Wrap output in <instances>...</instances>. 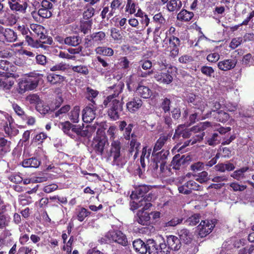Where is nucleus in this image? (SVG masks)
<instances>
[{
    "instance_id": "e2e57ef3",
    "label": "nucleus",
    "mask_w": 254,
    "mask_h": 254,
    "mask_svg": "<svg viewBox=\"0 0 254 254\" xmlns=\"http://www.w3.org/2000/svg\"><path fill=\"white\" fill-rule=\"evenodd\" d=\"M242 43H243L242 37L233 38L229 44V47L231 49L234 50L238 47Z\"/></svg>"
},
{
    "instance_id": "9b49d317",
    "label": "nucleus",
    "mask_w": 254,
    "mask_h": 254,
    "mask_svg": "<svg viewBox=\"0 0 254 254\" xmlns=\"http://www.w3.org/2000/svg\"><path fill=\"white\" fill-rule=\"evenodd\" d=\"M105 237L109 240H112L122 246L127 245V240L126 236L120 231H111L108 232Z\"/></svg>"
},
{
    "instance_id": "052dcab7",
    "label": "nucleus",
    "mask_w": 254,
    "mask_h": 254,
    "mask_svg": "<svg viewBox=\"0 0 254 254\" xmlns=\"http://www.w3.org/2000/svg\"><path fill=\"white\" fill-rule=\"evenodd\" d=\"M117 64L122 69H127L129 67L130 62L127 57H123L119 59Z\"/></svg>"
},
{
    "instance_id": "3c124183",
    "label": "nucleus",
    "mask_w": 254,
    "mask_h": 254,
    "mask_svg": "<svg viewBox=\"0 0 254 254\" xmlns=\"http://www.w3.org/2000/svg\"><path fill=\"white\" fill-rule=\"evenodd\" d=\"M200 215L199 214H194L189 217L185 221L187 225L190 226H195L199 222Z\"/></svg>"
},
{
    "instance_id": "a19ab883",
    "label": "nucleus",
    "mask_w": 254,
    "mask_h": 254,
    "mask_svg": "<svg viewBox=\"0 0 254 254\" xmlns=\"http://www.w3.org/2000/svg\"><path fill=\"white\" fill-rule=\"evenodd\" d=\"M167 140V137L165 136L160 137L156 141L153 151L152 152V156L155 157L156 154L158 153V151L160 150L164 145L165 142Z\"/></svg>"
},
{
    "instance_id": "338daca9",
    "label": "nucleus",
    "mask_w": 254,
    "mask_h": 254,
    "mask_svg": "<svg viewBox=\"0 0 254 254\" xmlns=\"http://www.w3.org/2000/svg\"><path fill=\"white\" fill-rule=\"evenodd\" d=\"M242 62L243 64L247 66H250L251 65H254L253 57H252L250 53L247 54L244 56Z\"/></svg>"
},
{
    "instance_id": "aec40b11",
    "label": "nucleus",
    "mask_w": 254,
    "mask_h": 254,
    "mask_svg": "<svg viewBox=\"0 0 254 254\" xmlns=\"http://www.w3.org/2000/svg\"><path fill=\"white\" fill-rule=\"evenodd\" d=\"M237 63V61L236 59H224L217 63V66L220 70L226 71L234 68Z\"/></svg>"
},
{
    "instance_id": "a878e982",
    "label": "nucleus",
    "mask_w": 254,
    "mask_h": 254,
    "mask_svg": "<svg viewBox=\"0 0 254 254\" xmlns=\"http://www.w3.org/2000/svg\"><path fill=\"white\" fill-rule=\"evenodd\" d=\"M146 247L149 254H158L159 252L161 253L160 241L157 245L153 239H148L147 240Z\"/></svg>"
},
{
    "instance_id": "864d4df0",
    "label": "nucleus",
    "mask_w": 254,
    "mask_h": 254,
    "mask_svg": "<svg viewBox=\"0 0 254 254\" xmlns=\"http://www.w3.org/2000/svg\"><path fill=\"white\" fill-rule=\"evenodd\" d=\"M152 198V195L150 193H148L145 197L141 198L143 205L141 210L144 211L152 206V204L150 202Z\"/></svg>"
},
{
    "instance_id": "774afa93",
    "label": "nucleus",
    "mask_w": 254,
    "mask_h": 254,
    "mask_svg": "<svg viewBox=\"0 0 254 254\" xmlns=\"http://www.w3.org/2000/svg\"><path fill=\"white\" fill-rule=\"evenodd\" d=\"M168 62L166 57L163 55H160L157 59L156 63L160 67L166 69L168 65Z\"/></svg>"
},
{
    "instance_id": "6ab92c4d",
    "label": "nucleus",
    "mask_w": 254,
    "mask_h": 254,
    "mask_svg": "<svg viewBox=\"0 0 254 254\" xmlns=\"http://www.w3.org/2000/svg\"><path fill=\"white\" fill-rule=\"evenodd\" d=\"M142 104L143 102L139 97H133L127 103V110L131 113H134L141 108Z\"/></svg>"
},
{
    "instance_id": "f257e3e1",
    "label": "nucleus",
    "mask_w": 254,
    "mask_h": 254,
    "mask_svg": "<svg viewBox=\"0 0 254 254\" xmlns=\"http://www.w3.org/2000/svg\"><path fill=\"white\" fill-rule=\"evenodd\" d=\"M112 88L115 89V93L108 96L104 100L103 105L104 108H108V115L113 121H116L120 118L121 115L124 114V102L116 99L121 92L122 87L120 85H114Z\"/></svg>"
},
{
    "instance_id": "9d476101",
    "label": "nucleus",
    "mask_w": 254,
    "mask_h": 254,
    "mask_svg": "<svg viewBox=\"0 0 254 254\" xmlns=\"http://www.w3.org/2000/svg\"><path fill=\"white\" fill-rule=\"evenodd\" d=\"M186 101L189 104H191L190 106L193 108L200 111L202 113L207 106L201 97L193 93H189L187 95Z\"/></svg>"
},
{
    "instance_id": "58836bf2",
    "label": "nucleus",
    "mask_w": 254,
    "mask_h": 254,
    "mask_svg": "<svg viewBox=\"0 0 254 254\" xmlns=\"http://www.w3.org/2000/svg\"><path fill=\"white\" fill-rule=\"evenodd\" d=\"M214 118L218 122L221 123L226 122L229 119V115L223 111L216 112L213 114Z\"/></svg>"
},
{
    "instance_id": "8fccbe9b",
    "label": "nucleus",
    "mask_w": 254,
    "mask_h": 254,
    "mask_svg": "<svg viewBox=\"0 0 254 254\" xmlns=\"http://www.w3.org/2000/svg\"><path fill=\"white\" fill-rule=\"evenodd\" d=\"M96 129V127L95 125L93 126H87L85 129H82V128L80 127V132H84V135H80V137H87L88 138L91 137L92 135L93 132L95 131Z\"/></svg>"
},
{
    "instance_id": "f704fd0d",
    "label": "nucleus",
    "mask_w": 254,
    "mask_h": 254,
    "mask_svg": "<svg viewBox=\"0 0 254 254\" xmlns=\"http://www.w3.org/2000/svg\"><path fill=\"white\" fill-rule=\"evenodd\" d=\"M65 45L76 47L81 42V39L79 36H69L65 38L64 40Z\"/></svg>"
},
{
    "instance_id": "de8ad7c7",
    "label": "nucleus",
    "mask_w": 254,
    "mask_h": 254,
    "mask_svg": "<svg viewBox=\"0 0 254 254\" xmlns=\"http://www.w3.org/2000/svg\"><path fill=\"white\" fill-rule=\"evenodd\" d=\"M249 169V167H243L234 171L231 176L237 180H240L244 178V173Z\"/></svg>"
},
{
    "instance_id": "6e6552de",
    "label": "nucleus",
    "mask_w": 254,
    "mask_h": 254,
    "mask_svg": "<svg viewBox=\"0 0 254 254\" xmlns=\"http://www.w3.org/2000/svg\"><path fill=\"white\" fill-rule=\"evenodd\" d=\"M152 67V63L148 60H141L138 63L136 73L137 76L145 78L153 73V70L150 69Z\"/></svg>"
},
{
    "instance_id": "412c9836",
    "label": "nucleus",
    "mask_w": 254,
    "mask_h": 254,
    "mask_svg": "<svg viewBox=\"0 0 254 254\" xmlns=\"http://www.w3.org/2000/svg\"><path fill=\"white\" fill-rule=\"evenodd\" d=\"M150 190V187L146 185H141L136 188L134 191H133L130 195V197L132 199H137L140 198H143L145 197Z\"/></svg>"
},
{
    "instance_id": "69168bd1",
    "label": "nucleus",
    "mask_w": 254,
    "mask_h": 254,
    "mask_svg": "<svg viewBox=\"0 0 254 254\" xmlns=\"http://www.w3.org/2000/svg\"><path fill=\"white\" fill-rule=\"evenodd\" d=\"M211 123L210 122L206 121L200 123L198 126L193 127L192 128L194 130L203 131L207 127H211Z\"/></svg>"
},
{
    "instance_id": "0eeeda50",
    "label": "nucleus",
    "mask_w": 254,
    "mask_h": 254,
    "mask_svg": "<svg viewBox=\"0 0 254 254\" xmlns=\"http://www.w3.org/2000/svg\"><path fill=\"white\" fill-rule=\"evenodd\" d=\"M0 69L3 71L0 74L1 77H12L14 79L19 77L18 74L14 73L16 71V66L7 60H0Z\"/></svg>"
},
{
    "instance_id": "f8f14e48",
    "label": "nucleus",
    "mask_w": 254,
    "mask_h": 254,
    "mask_svg": "<svg viewBox=\"0 0 254 254\" xmlns=\"http://www.w3.org/2000/svg\"><path fill=\"white\" fill-rule=\"evenodd\" d=\"M214 226V221L212 220H201L197 227L199 236L201 238L205 237L211 232Z\"/></svg>"
},
{
    "instance_id": "ea45409f",
    "label": "nucleus",
    "mask_w": 254,
    "mask_h": 254,
    "mask_svg": "<svg viewBox=\"0 0 254 254\" xmlns=\"http://www.w3.org/2000/svg\"><path fill=\"white\" fill-rule=\"evenodd\" d=\"M3 118L6 120L4 124V130L6 133L9 132V128L7 127V122H8L9 124H11V121L12 120V117L8 113L0 111V121H4Z\"/></svg>"
},
{
    "instance_id": "4c0bfd02",
    "label": "nucleus",
    "mask_w": 254,
    "mask_h": 254,
    "mask_svg": "<svg viewBox=\"0 0 254 254\" xmlns=\"http://www.w3.org/2000/svg\"><path fill=\"white\" fill-rule=\"evenodd\" d=\"M216 170L221 172H224L225 171H231L235 169L233 164L227 162L226 163L218 164L215 166Z\"/></svg>"
},
{
    "instance_id": "393cba45",
    "label": "nucleus",
    "mask_w": 254,
    "mask_h": 254,
    "mask_svg": "<svg viewBox=\"0 0 254 254\" xmlns=\"http://www.w3.org/2000/svg\"><path fill=\"white\" fill-rule=\"evenodd\" d=\"M3 31L1 42H13L16 41L17 39V34L12 29L4 28Z\"/></svg>"
},
{
    "instance_id": "39448f33",
    "label": "nucleus",
    "mask_w": 254,
    "mask_h": 254,
    "mask_svg": "<svg viewBox=\"0 0 254 254\" xmlns=\"http://www.w3.org/2000/svg\"><path fill=\"white\" fill-rule=\"evenodd\" d=\"M96 133V136L93 139L92 146L97 154L102 155L105 145L108 143V140L102 129L98 128Z\"/></svg>"
},
{
    "instance_id": "c9c22d12",
    "label": "nucleus",
    "mask_w": 254,
    "mask_h": 254,
    "mask_svg": "<svg viewBox=\"0 0 254 254\" xmlns=\"http://www.w3.org/2000/svg\"><path fill=\"white\" fill-rule=\"evenodd\" d=\"M3 77L0 79V87L4 90H9L14 85V81L9 77Z\"/></svg>"
},
{
    "instance_id": "09e8293b",
    "label": "nucleus",
    "mask_w": 254,
    "mask_h": 254,
    "mask_svg": "<svg viewBox=\"0 0 254 254\" xmlns=\"http://www.w3.org/2000/svg\"><path fill=\"white\" fill-rule=\"evenodd\" d=\"M122 4V0H112L111 2V9L109 13V16H113L116 10L119 9Z\"/></svg>"
},
{
    "instance_id": "473e14b6",
    "label": "nucleus",
    "mask_w": 254,
    "mask_h": 254,
    "mask_svg": "<svg viewBox=\"0 0 254 254\" xmlns=\"http://www.w3.org/2000/svg\"><path fill=\"white\" fill-rule=\"evenodd\" d=\"M167 8L169 12L177 11L182 6V3L180 0H170L167 2Z\"/></svg>"
},
{
    "instance_id": "13d9d810",
    "label": "nucleus",
    "mask_w": 254,
    "mask_h": 254,
    "mask_svg": "<svg viewBox=\"0 0 254 254\" xmlns=\"http://www.w3.org/2000/svg\"><path fill=\"white\" fill-rule=\"evenodd\" d=\"M136 4L133 0H127L126 6V11L129 14H135L136 12Z\"/></svg>"
},
{
    "instance_id": "2eb2a0df",
    "label": "nucleus",
    "mask_w": 254,
    "mask_h": 254,
    "mask_svg": "<svg viewBox=\"0 0 254 254\" xmlns=\"http://www.w3.org/2000/svg\"><path fill=\"white\" fill-rule=\"evenodd\" d=\"M27 1V0H17L8 1V4L12 11L25 14L28 5Z\"/></svg>"
},
{
    "instance_id": "37998d69",
    "label": "nucleus",
    "mask_w": 254,
    "mask_h": 254,
    "mask_svg": "<svg viewBox=\"0 0 254 254\" xmlns=\"http://www.w3.org/2000/svg\"><path fill=\"white\" fill-rule=\"evenodd\" d=\"M80 108L78 106H75L69 113V118L71 122L77 123L79 121Z\"/></svg>"
},
{
    "instance_id": "c85d7f7f",
    "label": "nucleus",
    "mask_w": 254,
    "mask_h": 254,
    "mask_svg": "<svg viewBox=\"0 0 254 254\" xmlns=\"http://www.w3.org/2000/svg\"><path fill=\"white\" fill-rule=\"evenodd\" d=\"M193 16L194 14L192 12L183 9L177 14V19L182 22H189Z\"/></svg>"
},
{
    "instance_id": "20e7f679",
    "label": "nucleus",
    "mask_w": 254,
    "mask_h": 254,
    "mask_svg": "<svg viewBox=\"0 0 254 254\" xmlns=\"http://www.w3.org/2000/svg\"><path fill=\"white\" fill-rule=\"evenodd\" d=\"M160 250L162 254H170L171 251H178L182 246V244L177 237L169 235L165 240L162 237H160Z\"/></svg>"
},
{
    "instance_id": "bf43d9fd",
    "label": "nucleus",
    "mask_w": 254,
    "mask_h": 254,
    "mask_svg": "<svg viewBox=\"0 0 254 254\" xmlns=\"http://www.w3.org/2000/svg\"><path fill=\"white\" fill-rule=\"evenodd\" d=\"M153 20L160 26H165L166 23L165 18L161 12L155 14L153 17Z\"/></svg>"
},
{
    "instance_id": "a18cd8bd",
    "label": "nucleus",
    "mask_w": 254,
    "mask_h": 254,
    "mask_svg": "<svg viewBox=\"0 0 254 254\" xmlns=\"http://www.w3.org/2000/svg\"><path fill=\"white\" fill-rule=\"evenodd\" d=\"M92 20L80 21L79 30L81 32L84 34L90 31L92 27Z\"/></svg>"
},
{
    "instance_id": "7ed1b4c3",
    "label": "nucleus",
    "mask_w": 254,
    "mask_h": 254,
    "mask_svg": "<svg viewBox=\"0 0 254 254\" xmlns=\"http://www.w3.org/2000/svg\"><path fill=\"white\" fill-rule=\"evenodd\" d=\"M43 74L35 72H30L24 78L19 79L17 92L20 94H23L27 91L35 89L39 83L42 80Z\"/></svg>"
},
{
    "instance_id": "4be33fe9",
    "label": "nucleus",
    "mask_w": 254,
    "mask_h": 254,
    "mask_svg": "<svg viewBox=\"0 0 254 254\" xmlns=\"http://www.w3.org/2000/svg\"><path fill=\"white\" fill-rule=\"evenodd\" d=\"M35 27H36L34 28L33 31L39 36L40 41L42 43L39 46V47L43 48V44L51 45L53 43L52 38L45 35L42 32L39 33L41 29L43 30V27L40 25H36Z\"/></svg>"
},
{
    "instance_id": "ddd939ff",
    "label": "nucleus",
    "mask_w": 254,
    "mask_h": 254,
    "mask_svg": "<svg viewBox=\"0 0 254 254\" xmlns=\"http://www.w3.org/2000/svg\"><path fill=\"white\" fill-rule=\"evenodd\" d=\"M97 110L96 104H89L82 111V120L84 122L88 123L92 122L95 118V111Z\"/></svg>"
},
{
    "instance_id": "c756f323",
    "label": "nucleus",
    "mask_w": 254,
    "mask_h": 254,
    "mask_svg": "<svg viewBox=\"0 0 254 254\" xmlns=\"http://www.w3.org/2000/svg\"><path fill=\"white\" fill-rule=\"evenodd\" d=\"M47 80L51 84H58L63 82L65 79V77L60 74L54 73L49 74L47 76Z\"/></svg>"
},
{
    "instance_id": "603ef678",
    "label": "nucleus",
    "mask_w": 254,
    "mask_h": 254,
    "mask_svg": "<svg viewBox=\"0 0 254 254\" xmlns=\"http://www.w3.org/2000/svg\"><path fill=\"white\" fill-rule=\"evenodd\" d=\"M186 160H172L171 164L169 167L166 166V169H168L169 171L171 169L175 170H179L182 164L185 163Z\"/></svg>"
},
{
    "instance_id": "5fc2aeb1",
    "label": "nucleus",
    "mask_w": 254,
    "mask_h": 254,
    "mask_svg": "<svg viewBox=\"0 0 254 254\" xmlns=\"http://www.w3.org/2000/svg\"><path fill=\"white\" fill-rule=\"evenodd\" d=\"M86 91L87 99L92 102L91 104H94V102H95V101L93 99L97 96L99 94V92L89 87H87Z\"/></svg>"
},
{
    "instance_id": "423d86ee",
    "label": "nucleus",
    "mask_w": 254,
    "mask_h": 254,
    "mask_svg": "<svg viewBox=\"0 0 254 254\" xmlns=\"http://www.w3.org/2000/svg\"><path fill=\"white\" fill-rule=\"evenodd\" d=\"M60 127L64 134H66L70 138L74 139L76 137V135L80 137V135H84V132L80 131V127L76 125L71 124L69 121L61 122L60 123Z\"/></svg>"
},
{
    "instance_id": "79ce46f5",
    "label": "nucleus",
    "mask_w": 254,
    "mask_h": 254,
    "mask_svg": "<svg viewBox=\"0 0 254 254\" xmlns=\"http://www.w3.org/2000/svg\"><path fill=\"white\" fill-rule=\"evenodd\" d=\"M10 151L9 145L6 139L4 138H0V157H2L7 152Z\"/></svg>"
},
{
    "instance_id": "7c9ffc66",
    "label": "nucleus",
    "mask_w": 254,
    "mask_h": 254,
    "mask_svg": "<svg viewBox=\"0 0 254 254\" xmlns=\"http://www.w3.org/2000/svg\"><path fill=\"white\" fill-rule=\"evenodd\" d=\"M165 163L164 160H151L150 168L154 171L157 170L159 166V173H162L165 170Z\"/></svg>"
},
{
    "instance_id": "5701e85b",
    "label": "nucleus",
    "mask_w": 254,
    "mask_h": 254,
    "mask_svg": "<svg viewBox=\"0 0 254 254\" xmlns=\"http://www.w3.org/2000/svg\"><path fill=\"white\" fill-rule=\"evenodd\" d=\"M150 219L148 212L139 210L134 218V222L142 225H147L150 223Z\"/></svg>"
},
{
    "instance_id": "cd10ccee",
    "label": "nucleus",
    "mask_w": 254,
    "mask_h": 254,
    "mask_svg": "<svg viewBox=\"0 0 254 254\" xmlns=\"http://www.w3.org/2000/svg\"><path fill=\"white\" fill-rule=\"evenodd\" d=\"M180 241H182L186 244L191 243L193 239V235L190 230L187 229H183L178 232Z\"/></svg>"
},
{
    "instance_id": "bb28decb",
    "label": "nucleus",
    "mask_w": 254,
    "mask_h": 254,
    "mask_svg": "<svg viewBox=\"0 0 254 254\" xmlns=\"http://www.w3.org/2000/svg\"><path fill=\"white\" fill-rule=\"evenodd\" d=\"M135 251L140 254H146L147 252V242H144L140 239L134 240L132 243Z\"/></svg>"
},
{
    "instance_id": "680f3d73",
    "label": "nucleus",
    "mask_w": 254,
    "mask_h": 254,
    "mask_svg": "<svg viewBox=\"0 0 254 254\" xmlns=\"http://www.w3.org/2000/svg\"><path fill=\"white\" fill-rule=\"evenodd\" d=\"M12 109L15 113L22 119H25L26 114L22 108L16 103H13L12 104Z\"/></svg>"
},
{
    "instance_id": "0e129e2a",
    "label": "nucleus",
    "mask_w": 254,
    "mask_h": 254,
    "mask_svg": "<svg viewBox=\"0 0 254 254\" xmlns=\"http://www.w3.org/2000/svg\"><path fill=\"white\" fill-rule=\"evenodd\" d=\"M52 12L53 10H50L41 7L39 8L38 14L42 18H48L52 16Z\"/></svg>"
},
{
    "instance_id": "c03bdc74",
    "label": "nucleus",
    "mask_w": 254,
    "mask_h": 254,
    "mask_svg": "<svg viewBox=\"0 0 254 254\" xmlns=\"http://www.w3.org/2000/svg\"><path fill=\"white\" fill-rule=\"evenodd\" d=\"M171 101L170 99L165 97L161 100L159 107L164 113H170Z\"/></svg>"
},
{
    "instance_id": "2f4dec72",
    "label": "nucleus",
    "mask_w": 254,
    "mask_h": 254,
    "mask_svg": "<svg viewBox=\"0 0 254 254\" xmlns=\"http://www.w3.org/2000/svg\"><path fill=\"white\" fill-rule=\"evenodd\" d=\"M181 127H178L175 130L173 138L174 139H179L182 137L183 138H189L191 135V131L185 129L181 130Z\"/></svg>"
},
{
    "instance_id": "f3484780",
    "label": "nucleus",
    "mask_w": 254,
    "mask_h": 254,
    "mask_svg": "<svg viewBox=\"0 0 254 254\" xmlns=\"http://www.w3.org/2000/svg\"><path fill=\"white\" fill-rule=\"evenodd\" d=\"M106 34L103 31H99L93 33L90 36H87L85 38V45L86 47H91L93 45V42L97 43H101L105 38Z\"/></svg>"
},
{
    "instance_id": "a211bd4d",
    "label": "nucleus",
    "mask_w": 254,
    "mask_h": 254,
    "mask_svg": "<svg viewBox=\"0 0 254 254\" xmlns=\"http://www.w3.org/2000/svg\"><path fill=\"white\" fill-rule=\"evenodd\" d=\"M121 143L119 140H113L111 142L109 151H107L106 157L118 159L121 156Z\"/></svg>"
},
{
    "instance_id": "6e6d98bb",
    "label": "nucleus",
    "mask_w": 254,
    "mask_h": 254,
    "mask_svg": "<svg viewBox=\"0 0 254 254\" xmlns=\"http://www.w3.org/2000/svg\"><path fill=\"white\" fill-rule=\"evenodd\" d=\"M200 70L202 74L208 77H211L215 72L212 67L207 65L202 66Z\"/></svg>"
},
{
    "instance_id": "1a4fd4ad",
    "label": "nucleus",
    "mask_w": 254,
    "mask_h": 254,
    "mask_svg": "<svg viewBox=\"0 0 254 254\" xmlns=\"http://www.w3.org/2000/svg\"><path fill=\"white\" fill-rule=\"evenodd\" d=\"M169 45L166 48V51L169 52V56L171 59L176 58L179 52V47L181 41L177 37H169L168 39Z\"/></svg>"
},
{
    "instance_id": "f03ea898",
    "label": "nucleus",
    "mask_w": 254,
    "mask_h": 254,
    "mask_svg": "<svg viewBox=\"0 0 254 254\" xmlns=\"http://www.w3.org/2000/svg\"><path fill=\"white\" fill-rule=\"evenodd\" d=\"M119 128L120 131H123V136L124 138L127 140H129L130 136L131 140L130 142L129 154L131 155L133 154V159L137 157V155L139 152L140 143L137 141L136 136L134 133H131L133 125L129 124L128 125L125 121L119 122Z\"/></svg>"
},
{
    "instance_id": "dca6fc26",
    "label": "nucleus",
    "mask_w": 254,
    "mask_h": 254,
    "mask_svg": "<svg viewBox=\"0 0 254 254\" xmlns=\"http://www.w3.org/2000/svg\"><path fill=\"white\" fill-rule=\"evenodd\" d=\"M201 186L193 180H190L185 183L183 185L178 187L180 193L184 194H190L192 190H199Z\"/></svg>"
},
{
    "instance_id": "4d7b16f0",
    "label": "nucleus",
    "mask_w": 254,
    "mask_h": 254,
    "mask_svg": "<svg viewBox=\"0 0 254 254\" xmlns=\"http://www.w3.org/2000/svg\"><path fill=\"white\" fill-rule=\"evenodd\" d=\"M219 136L217 133H214L209 137H206L205 139L206 141V143L209 145L214 146L219 143Z\"/></svg>"
},
{
    "instance_id": "b1692460",
    "label": "nucleus",
    "mask_w": 254,
    "mask_h": 254,
    "mask_svg": "<svg viewBox=\"0 0 254 254\" xmlns=\"http://www.w3.org/2000/svg\"><path fill=\"white\" fill-rule=\"evenodd\" d=\"M136 93L144 99H148L152 95L151 90L147 86L141 84V82H139L135 89Z\"/></svg>"
},
{
    "instance_id": "4468645a",
    "label": "nucleus",
    "mask_w": 254,
    "mask_h": 254,
    "mask_svg": "<svg viewBox=\"0 0 254 254\" xmlns=\"http://www.w3.org/2000/svg\"><path fill=\"white\" fill-rule=\"evenodd\" d=\"M172 71L169 70H165L164 71H157L155 72L154 78L159 83L169 84L172 82L173 77L172 75Z\"/></svg>"
},
{
    "instance_id": "49530a36",
    "label": "nucleus",
    "mask_w": 254,
    "mask_h": 254,
    "mask_svg": "<svg viewBox=\"0 0 254 254\" xmlns=\"http://www.w3.org/2000/svg\"><path fill=\"white\" fill-rule=\"evenodd\" d=\"M71 70L75 72L86 75L89 73V69L87 66L84 65H79L71 66Z\"/></svg>"
},
{
    "instance_id": "e433bc0d",
    "label": "nucleus",
    "mask_w": 254,
    "mask_h": 254,
    "mask_svg": "<svg viewBox=\"0 0 254 254\" xmlns=\"http://www.w3.org/2000/svg\"><path fill=\"white\" fill-rule=\"evenodd\" d=\"M95 52L97 54L103 55L104 56L111 57L114 54V50L109 47H98L95 49Z\"/></svg>"
},
{
    "instance_id": "72a5a7b5",
    "label": "nucleus",
    "mask_w": 254,
    "mask_h": 254,
    "mask_svg": "<svg viewBox=\"0 0 254 254\" xmlns=\"http://www.w3.org/2000/svg\"><path fill=\"white\" fill-rule=\"evenodd\" d=\"M137 76L133 74L129 76L126 81L127 86L129 91H133L136 89L139 83L136 81Z\"/></svg>"
}]
</instances>
